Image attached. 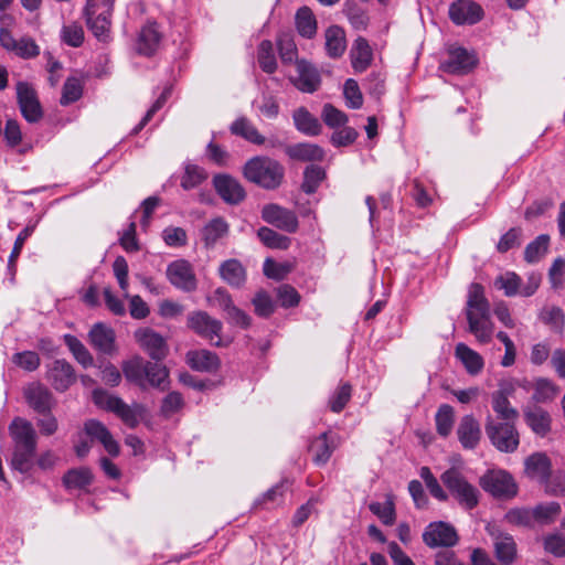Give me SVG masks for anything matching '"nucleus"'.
I'll use <instances>...</instances> for the list:
<instances>
[{
    "label": "nucleus",
    "mask_w": 565,
    "mask_h": 565,
    "mask_svg": "<svg viewBox=\"0 0 565 565\" xmlns=\"http://www.w3.org/2000/svg\"><path fill=\"white\" fill-rule=\"evenodd\" d=\"M482 15V8L470 0H457L449 8V17L456 24H475Z\"/></svg>",
    "instance_id": "nucleus-21"
},
{
    "label": "nucleus",
    "mask_w": 565,
    "mask_h": 565,
    "mask_svg": "<svg viewBox=\"0 0 565 565\" xmlns=\"http://www.w3.org/2000/svg\"><path fill=\"white\" fill-rule=\"evenodd\" d=\"M90 344L99 352L113 355L116 353L115 332L104 323H95L88 333Z\"/></svg>",
    "instance_id": "nucleus-24"
},
{
    "label": "nucleus",
    "mask_w": 565,
    "mask_h": 565,
    "mask_svg": "<svg viewBox=\"0 0 565 565\" xmlns=\"http://www.w3.org/2000/svg\"><path fill=\"white\" fill-rule=\"evenodd\" d=\"M243 173L248 181L266 190H274L282 182L285 170L278 161L257 156L245 163Z\"/></svg>",
    "instance_id": "nucleus-2"
},
{
    "label": "nucleus",
    "mask_w": 565,
    "mask_h": 565,
    "mask_svg": "<svg viewBox=\"0 0 565 565\" xmlns=\"http://www.w3.org/2000/svg\"><path fill=\"white\" fill-rule=\"evenodd\" d=\"M296 26L299 34L311 39L317 33V21L308 7L300 8L296 13Z\"/></svg>",
    "instance_id": "nucleus-41"
},
{
    "label": "nucleus",
    "mask_w": 565,
    "mask_h": 565,
    "mask_svg": "<svg viewBox=\"0 0 565 565\" xmlns=\"http://www.w3.org/2000/svg\"><path fill=\"white\" fill-rule=\"evenodd\" d=\"M188 327L199 335L213 341L214 337L218 340L214 343L221 345L220 332L222 330V322L212 318L205 311H194L188 316Z\"/></svg>",
    "instance_id": "nucleus-15"
},
{
    "label": "nucleus",
    "mask_w": 565,
    "mask_h": 565,
    "mask_svg": "<svg viewBox=\"0 0 565 565\" xmlns=\"http://www.w3.org/2000/svg\"><path fill=\"white\" fill-rule=\"evenodd\" d=\"M228 232V224L223 217L211 220L202 230V238L206 246H213Z\"/></svg>",
    "instance_id": "nucleus-40"
},
{
    "label": "nucleus",
    "mask_w": 565,
    "mask_h": 565,
    "mask_svg": "<svg viewBox=\"0 0 565 565\" xmlns=\"http://www.w3.org/2000/svg\"><path fill=\"white\" fill-rule=\"evenodd\" d=\"M455 355L470 375H478L484 367L483 358L465 343L456 345Z\"/></svg>",
    "instance_id": "nucleus-30"
},
{
    "label": "nucleus",
    "mask_w": 565,
    "mask_h": 565,
    "mask_svg": "<svg viewBox=\"0 0 565 565\" xmlns=\"http://www.w3.org/2000/svg\"><path fill=\"white\" fill-rule=\"evenodd\" d=\"M480 486L497 498H512L516 494V484L512 477L502 470L486 473L480 479Z\"/></svg>",
    "instance_id": "nucleus-9"
},
{
    "label": "nucleus",
    "mask_w": 565,
    "mask_h": 565,
    "mask_svg": "<svg viewBox=\"0 0 565 565\" xmlns=\"http://www.w3.org/2000/svg\"><path fill=\"white\" fill-rule=\"evenodd\" d=\"M214 188L217 194L227 204H239L246 196L242 184L228 174H218L213 179Z\"/></svg>",
    "instance_id": "nucleus-18"
},
{
    "label": "nucleus",
    "mask_w": 565,
    "mask_h": 565,
    "mask_svg": "<svg viewBox=\"0 0 565 565\" xmlns=\"http://www.w3.org/2000/svg\"><path fill=\"white\" fill-rule=\"evenodd\" d=\"M352 387L348 383H342L334 391L329 399V407L333 413H340L351 398Z\"/></svg>",
    "instance_id": "nucleus-52"
},
{
    "label": "nucleus",
    "mask_w": 565,
    "mask_h": 565,
    "mask_svg": "<svg viewBox=\"0 0 565 565\" xmlns=\"http://www.w3.org/2000/svg\"><path fill=\"white\" fill-rule=\"evenodd\" d=\"M221 277L231 286L241 287L246 280V273L237 259L225 260L220 266Z\"/></svg>",
    "instance_id": "nucleus-37"
},
{
    "label": "nucleus",
    "mask_w": 565,
    "mask_h": 565,
    "mask_svg": "<svg viewBox=\"0 0 565 565\" xmlns=\"http://www.w3.org/2000/svg\"><path fill=\"white\" fill-rule=\"evenodd\" d=\"M36 449H22L14 448L13 456L11 460V466L13 469L20 471L21 473H28L31 471L34 465V456Z\"/></svg>",
    "instance_id": "nucleus-47"
},
{
    "label": "nucleus",
    "mask_w": 565,
    "mask_h": 565,
    "mask_svg": "<svg viewBox=\"0 0 565 565\" xmlns=\"http://www.w3.org/2000/svg\"><path fill=\"white\" fill-rule=\"evenodd\" d=\"M94 476L87 467L70 469L63 477L66 489H84L93 482Z\"/></svg>",
    "instance_id": "nucleus-38"
},
{
    "label": "nucleus",
    "mask_w": 565,
    "mask_h": 565,
    "mask_svg": "<svg viewBox=\"0 0 565 565\" xmlns=\"http://www.w3.org/2000/svg\"><path fill=\"white\" fill-rule=\"evenodd\" d=\"M477 60L462 47H452L448 57L440 64V70L449 74H467L476 66Z\"/></svg>",
    "instance_id": "nucleus-19"
},
{
    "label": "nucleus",
    "mask_w": 565,
    "mask_h": 565,
    "mask_svg": "<svg viewBox=\"0 0 565 565\" xmlns=\"http://www.w3.org/2000/svg\"><path fill=\"white\" fill-rule=\"evenodd\" d=\"M257 236L260 242L269 248L287 249L290 245L289 237L266 226H263L257 231Z\"/></svg>",
    "instance_id": "nucleus-46"
},
{
    "label": "nucleus",
    "mask_w": 565,
    "mask_h": 565,
    "mask_svg": "<svg viewBox=\"0 0 565 565\" xmlns=\"http://www.w3.org/2000/svg\"><path fill=\"white\" fill-rule=\"evenodd\" d=\"M233 135L239 136L254 145H263L265 137L259 134L257 128L245 117L237 118L230 127Z\"/></svg>",
    "instance_id": "nucleus-36"
},
{
    "label": "nucleus",
    "mask_w": 565,
    "mask_h": 565,
    "mask_svg": "<svg viewBox=\"0 0 565 565\" xmlns=\"http://www.w3.org/2000/svg\"><path fill=\"white\" fill-rule=\"evenodd\" d=\"M252 302L254 305L255 313L259 317L267 318L275 310V305L271 298L265 291L257 292Z\"/></svg>",
    "instance_id": "nucleus-61"
},
{
    "label": "nucleus",
    "mask_w": 565,
    "mask_h": 565,
    "mask_svg": "<svg viewBox=\"0 0 565 565\" xmlns=\"http://www.w3.org/2000/svg\"><path fill=\"white\" fill-rule=\"evenodd\" d=\"M521 278L514 273H505L499 276L494 285L498 289H502L508 297L514 296L520 289Z\"/></svg>",
    "instance_id": "nucleus-56"
},
{
    "label": "nucleus",
    "mask_w": 565,
    "mask_h": 565,
    "mask_svg": "<svg viewBox=\"0 0 565 565\" xmlns=\"http://www.w3.org/2000/svg\"><path fill=\"white\" fill-rule=\"evenodd\" d=\"M17 99L22 116L29 122H36L42 118L43 111L36 92L29 83L17 84Z\"/></svg>",
    "instance_id": "nucleus-12"
},
{
    "label": "nucleus",
    "mask_w": 565,
    "mask_h": 565,
    "mask_svg": "<svg viewBox=\"0 0 565 565\" xmlns=\"http://www.w3.org/2000/svg\"><path fill=\"white\" fill-rule=\"evenodd\" d=\"M148 362H145L141 356H134L132 359L122 363V373L127 381L132 382L140 387L146 385V371Z\"/></svg>",
    "instance_id": "nucleus-35"
},
{
    "label": "nucleus",
    "mask_w": 565,
    "mask_h": 565,
    "mask_svg": "<svg viewBox=\"0 0 565 565\" xmlns=\"http://www.w3.org/2000/svg\"><path fill=\"white\" fill-rule=\"evenodd\" d=\"M321 116L326 125L331 128L341 127L348 121L347 115L331 104L323 106Z\"/></svg>",
    "instance_id": "nucleus-60"
},
{
    "label": "nucleus",
    "mask_w": 565,
    "mask_h": 565,
    "mask_svg": "<svg viewBox=\"0 0 565 565\" xmlns=\"http://www.w3.org/2000/svg\"><path fill=\"white\" fill-rule=\"evenodd\" d=\"M84 430L92 439L98 440L105 450L113 457L119 455L120 448L107 427L97 419H88L84 424Z\"/></svg>",
    "instance_id": "nucleus-22"
},
{
    "label": "nucleus",
    "mask_w": 565,
    "mask_h": 565,
    "mask_svg": "<svg viewBox=\"0 0 565 565\" xmlns=\"http://www.w3.org/2000/svg\"><path fill=\"white\" fill-rule=\"evenodd\" d=\"M457 436L465 449H475L481 439L479 422L472 415H465L458 424Z\"/></svg>",
    "instance_id": "nucleus-25"
},
{
    "label": "nucleus",
    "mask_w": 565,
    "mask_h": 565,
    "mask_svg": "<svg viewBox=\"0 0 565 565\" xmlns=\"http://www.w3.org/2000/svg\"><path fill=\"white\" fill-rule=\"evenodd\" d=\"M524 420L532 431L541 437L551 431V416L543 408L535 407L524 411Z\"/></svg>",
    "instance_id": "nucleus-32"
},
{
    "label": "nucleus",
    "mask_w": 565,
    "mask_h": 565,
    "mask_svg": "<svg viewBox=\"0 0 565 565\" xmlns=\"http://www.w3.org/2000/svg\"><path fill=\"white\" fill-rule=\"evenodd\" d=\"M335 447V438L329 433L326 431L316 437L309 445L313 462L319 466L327 463Z\"/></svg>",
    "instance_id": "nucleus-28"
},
{
    "label": "nucleus",
    "mask_w": 565,
    "mask_h": 565,
    "mask_svg": "<svg viewBox=\"0 0 565 565\" xmlns=\"http://www.w3.org/2000/svg\"><path fill=\"white\" fill-rule=\"evenodd\" d=\"M135 339L152 360L160 361L168 355L169 348L164 338L152 329H138L135 332Z\"/></svg>",
    "instance_id": "nucleus-14"
},
{
    "label": "nucleus",
    "mask_w": 565,
    "mask_h": 565,
    "mask_svg": "<svg viewBox=\"0 0 565 565\" xmlns=\"http://www.w3.org/2000/svg\"><path fill=\"white\" fill-rule=\"evenodd\" d=\"M26 404L39 414H50L56 405L52 392L40 382L29 383L23 388Z\"/></svg>",
    "instance_id": "nucleus-11"
},
{
    "label": "nucleus",
    "mask_w": 565,
    "mask_h": 565,
    "mask_svg": "<svg viewBox=\"0 0 565 565\" xmlns=\"http://www.w3.org/2000/svg\"><path fill=\"white\" fill-rule=\"evenodd\" d=\"M93 401L97 406L116 414L129 428H136L145 414V407L141 404L128 405L120 397L108 394L102 388L94 390Z\"/></svg>",
    "instance_id": "nucleus-3"
},
{
    "label": "nucleus",
    "mask_w": 565,
    "mask_h": 565,
    "mask_svg": "<svg viewBox=\"0 0 565 565\" xmlns=\"http://www.w3.org/2000/svg\"><path fill=\"white\" fill-rule=\"evenodd\" d=\"M484 429L491 444L502 452H513L520 444V436L515 428V422H498L492 415H488Z\"/></svg>",
    "instance_id": "nucleus-4"
},
{
    "label": "nucleus",
    "mask_w": 565,
    "mask_h": 565,
    "mask_svg": "<svg viewBox=\"0 0 565 565\" xmlns=\"http://www.w3.org/2000/svg\"><path fill=\"white\" fill-rule=\"evenodd\" d=\"M64 342L79 364H82L84 367L93 365L94 359L92 354L76 337L72 334H65Z\"/></svg>",
    "instance_id": "nucleus-43"
},
{
    "label": "nucleus",
    "mask_w": 565,
    "mask_h": 565,
    "mask_svg": "<svg viewBox=\"0 0 565 565\" xmlns=\"http://www.w3.org/2000/svg\"><path fill=\"white\" fill-rule=\"evenodd\" d=\"M169 281L179 289L191 291L196 287V279L191 264L184 259L171 263L167 268Z\"/></svg>",
    "instance_id": "nucleus-16"
},
{
    "label": "nucleus",
    "mask_w": 565,
    "mask_h": 565,
    "mask_svg": "<svg viewBox=\"0 0 565 565\" xmlns=\"http://www.w3.org/2000/svg\"><path fill=\"white\" fill-rule=\"evenodd\" d=\"M257 62L260 68L268 74H273L277 70V60L274 45L269 40H263L257 49Z\"/></svg>",
    "instance_id": "nucleus-42"
},
{
    "label": "nucleus",
    "mask_w": 565,
    "mask_h": 565,
    "mask_svg": "<svg viewBox=\"0 0 565 565\" xmlns=\"http://www.w3.org/2000/svg\"><path fill=\"white\" fill-rule=\"evenodd\" d=\"M162 41V32L156 22L146 23L139 31L136 50L145 56L153 55L160 47Z\"/></svg>",
    "instance_id": "nucleus-20"
},
{
    "label": "nucleus",
    "mask_w": 565,
    "mask_h": 565,
    "mask_svg": "<svg viewBox=\"0 0 565 565\" xmlns=\"http://www.w3.org/2000/svg\"><path fill=\"white\" fill-rule=\"evenodd\" d=\"M12 361L21 369L32 372L40 366V356L33 351L15 353Z\"/></svg>",
    "instance_id": "nucleus-64"
},
{
    "label": "nucleus",
    "mask_w": 565,
    "mask_h": 565,
    "mask_svg": "<svg viewBox=\"0 0 565 565\" xmlns=\"http://www.w3.org/2000/svg\"><path fill=\"white\" fill-rule=\"evenodd\" d=\"M47 381L57 392H65L76 381L73 366L66 360H55L47 370Z\"/></svg>",
    "instance_id": "nucleus-17"
},
{
    "label": "nucleus",
    "mask_w": 565,
    "mask_h": 565,
    "mask_svg": "<svg viewBox=\"0 0 565 565\" xmlns=\"http://www.w3.org/2000/svg\"><path fill=\"white\" fill-rule=\"evenodd\" d=\"M262 218L266 223L287 233H295L299 227L296 213L275 203H269L263 206Z\"/></svg>",
    "instance_id": "nucleus-10"
},
{
    "label": "nucleus",
    "mask_w": 565,
    "mask_h": 565,
    "mask_svg": "<svg viewBox=\"0 0 565 565\" xmlns=\"http://www.w3.org/2000/svg\"><path fill=\"white\" fill-rule=\"evenodd\" d=\"M541 319L544 323L551 326L556 331H562L565 323V315L559 307H546L541 312Z\"/></svg>",
    "instance_id": "nucleus-55"
},
{
    "label": "nucleus",
    "mask_w": 565,
    "mask_h": 565,
    "mask_svg": "<svg viewBox=\"0 0 565 565\" xmlns=\"http://www.w3.org/2000/svg\"><path fill=\"white\" fill-rule=\"evenodd\" d=\"M458 540L455 527L441 521L429 523L423 533V541L430 548L451 547Z\"/></svg>",
    "instance_id": "nucleus-8"
},
{
    "label": "nucleus",
    "mask_w": 565,
    "mask_h": 565,
    "mask_svg": "<svg viewBox=\"0 0 565 565\" xmlns=\"http://www.w3.org/2000/svg\"><path fill=\"white\" fill-rule=\"evenodd\" d=\"M183 405L182 395L179 392H171L163 398L160 411L164 417H170L179 412Z\"/></svg>",
    "instance_id": "nucleus-63"
},
{
    "label": "nucleus",
    "mask_w": 565,
    "mask_h": 565,
    "mask_svg": "<svg viewBox=\"0 0 565 565\" xmlns=\"http://www.w3.org/2000/svg\"><path fill=\"white\" fill-rule=\"evenodd\" d=\"M351 64L355 72H364L372 63L373 52L364 38H358L350 51Z\"/></svg>",
    "instance_id": "nucleus-31"
},
{
    "label": "nucleus",
    "mask_w": 565,
    "mask_h": 565,
    "mask_svg": "<svg viewBox=\"0 0 565 565\" xmlns=\"http://www.w3.org/2000/svg\"><path fill=\"white\" fill-rule=\"evenodd\" d=\"M561 513V505L557 502L539 504L533 509L534 521L540 524L552 523Z\"/></svg>",
    "instance_id": "nucleus-50"
},
{
    "label": "nucleus",
    "mask_w": 565,
    "mask_h": 565,
    "mask_svg": "<svg viewBox=\"0 0 565 565\" xmlns=\"http://www.w3.org/2000/svg\"><path fill=\"white\" fill-rule=\"evenodd\" d=\"M440 479L460 504L467 509H472L478 504V490L457 469L451 468L445 471Z\"/></svg>",
    "instance_id": "nucleus-6"
},
{
    "label": "nucleus",
    "mask_w": 565,
    "mask_h": 565,
    "mask_svg": "<svg viewBox=\"0 0 565 565\" xmlns=\"http://www.w3.org/2000/svg\"><path fill=\"white\" fill-rule=\"evenodd\" d=\"M550 237L542 234L531 242L524 250V258L529 263H535L545 255L548 248Z\"/></svg>",
    "instance_id": "nucleus-49"
},
{
    "label": "nucleus",
    "mask_w": 565,
    "mask_h": 565,
    "mask_svg": "<svg viewBox=\"0 0 565 565\" xmlns=\"http://www.w3.org/2000/svg\"><path fill=\"white\" fill-rule=\"evenodd\" d=\"M370 510L374 513L385 525H392L395 522V509L391 501L385 503L374 502L370 504Z\"/></svg>",
    "instance_id": "nucleus-59"
},
{
    "label": "nucleus",
    "mask_w": 565,
    "mask_h": 565,
    "mask_svg": "<svg viewBox=\"0 0 565 565\" xmlns=\"http://www.w3.org/2000/svg\"><path fill=\"white\" fill-rule=\"evenodd\" d=\"M186 363L200 372H214L220 366L218 356L207 350H195L186 353Z\"/></svg>",
    "instance_id": "nucleus-29"
},
{
    "label": "nucleus",
    "mask_w": 565,
    "mask_h": 565,
    "mask_svg": "<svg viewBox=\"0 0 565 565\" xmlns=\"http://www.w3.org/2000/svg\"><path fill=\"white\" fill-rule=\"evenodd\" d=\"M296 128L309 136H317L321 131L319 120L313 117L306 108H299L294 113Z\"/></svg>",
    "instance_id": "nucleus-39"
},
{
    "label": "nucleus",
    "mask_w": 565,
    "mask_h": 565,
    "mask_svg": "<svg viewBox=\"0 0 565 565\" xmlns=\"http://www.w3.org/2000/svg\"><path fill=\"white\" fill-rule=\"evenodd\" d=\"M556 394H557V388L553 384V382H551L547 379L536 380L535 385H534V393H533V398L536 402H540V403L547 402L550 399H553Z\"/></svg>",
    "instance_id": "nucleus-57"
},
{
    "label": "nucleus",
    "mask_w": 565,
    "mask_h": 565,
    "mask_svg": "<svg viewBox=\"0 0 565 565\" xmlns=\"http://www.w3.org/2000/svg\"><path fill=\"white\" fill-rule=\"evenodd\" d=\"M113 0H87L86 22L93 34L105 41L110 31Z\"/></svg>",
    "instance_id": "nucleus-5"
},
{
    "label": "nucleus",
    "mask_w": 565,
    "mask_h": 565,
    "mask_svg": "<svg viewBox=\"0 0 565 565\" xmlns=\"http://www.w3.org/2000/svg\"><path fill=\"white\" fill-rule=\"evenodd\" d=\"M525 473L529 478L535 479L542 483L550 482L551 460L544 452H534L525 459Z\"/></svg>",
    "instance_id": "nucleus-26"
},
{
    "label": "nucleus",
    "mask_w": 565,
    "mask_h": 565,
    "mask_svg": "<svg viewBox=\"0 0 565 565\" xmlns=\"http://www.w3.org/2000/svg\"><path fill=\"white\" fill-rule=\"evenodd\" d=\"M343 95H344L347 105L350 108L359 109L362 106L363 96H362V93L360 90L358 83L354 79L349 78L345 82L344 88H343Z\"/></svg>",
    "instance_id": "nucleus-58"
},
{
    "label": "nucleus",
    "mask_w": 565,
    "mask_h": 565,
    "mask_svg": "<svg viewBox=\"0 0 565 565\" xmlns=\"http://www.w3.org/2000/svg\"><path fill=\"white\" fill-rule=\"evenodd\" d=\"M515 392V385L511 381L501 382L499 388L491 394V404L498 418L502 422H516L519 412L514 408L509 397Z\"/></svg>",
    "instance_id": "nucleus-7"
},
{
    "label": "nucleus",
    "mask_w": 565,
    "mask_h": 565,
    "mask_svg": "<svg viewBox=\"0 0 565 565\" xmlns=\"http://www.w3.org/2000/svg\"><path fill=\"white\" fill-rule=\"evenodd\" d=\"M207 179L206 171L193 163H186L184 167V173L181 178V186L184 190H191L199 186Z\"/></svg>",
    "instance_id": "nucleus-44"
},
{
    "label": "nucleus",
    "mask_w": 565,
    "mask_h": 565,
    "mask_svg": "<svg viewBox=\"0 0 565 565\" xmlns=\"http://www.w3.org/2000/svg\"><path fill=\"white\" fill-rule=\"evenodd\" d=\"M324 171L322 168L317 166H310L305 170V180L302 182L301 189L311 194L316 192L319 183L324 179Z\"/></svg>",
    "instance_id": "nucleus-54"
},
{
    "label": "nucleus",
    "mask_w": 565,
    "mask_h": 565,
    "mask_svg": "<svg viewBox=\"0 0 565 565\" xmlns=\"http://www.w3.org/2000/svg\"><path fill=\"white\" fill-rule=\"evenodd\" d=\"M298 76L294 79L295 86L305 93H313L320 85L318 71L308 62L297 61Z\"/></svg>",
    "instance_id": "nucleus-27"
},
{
    "label": "nucleus",
    "mask_w": 565,
    "mask_h": 565,
    "mask_svg": "<svg viewBox=\"0 0 565 565\" xmlns=\"http://www.w3.org/2000/svg\"><path fill=\"white\" fill-rule=\"evenodd\" d=\"M504 518L509 523L513 525L531 527L535 524L533 509H511L505 513Z\"/></svg>",
    "instance_id": "nucleus-53"
},
{
    "label": "nucleus",
    "mask_w": 565,
    "mask_h": 565,
    "mask_svg": "<svg viewBox=\"0 0 565 565\" xmlns=\"http://www.w3.org/2000/svg\"><path fill=\"white\" fill-rule=\"evenodd\" d=\"M487 531L493 541L497 559L505 565L512 564L518 555V547L513 536L502 532L494 525H488Z\"/></svg>",
    "instance_id": "nucleus-13"
},
{
    "label": "nucleus",
    "mask_w": 565,
    "mask_h": 565,
    "mask_svg": "<svg viewBox=\"0 0 565 565\" xmlns=\"http://www.w3.org/2000/svg\"><path fill=\"white\" fill-rule=\"evenodd\" d=\"M14 448L36 449V431L32 424L23 418H15L10 425Z\"/></svg>",
    "instance_id": "nucleus-23"
},
{
    "label": "nucleus",
    "mask_w": 565,
    "mask_h": 565,
    "mask_svg": "<svg viewBox=\"0 0 565 565\" xmlns=\"http://www.w3.org/2000/svg\"><path fill=\"white\" fill-rule=\"evenodd\" d=\"M83 86L78 78L71 77L67 78L63 85L62 96H61V105L66 106L72 103H75L82 97Z\"/></svg>",
    "instance_id": "nucleus-51"
},
{
    "label": "nucleus",
    "mask_w": 565,
    "mask_h": 565,
    "mask_svg": "<svg viewBox=\"0 0 565 565\" xmlns=\"http://www.w3.org/2000/svg\"><path fill=\"white\" fill-rule=\"evenodd\" d=\"M466 318L469 332L479 343L487 344L492 340L494 324L491 320L490 303L480 284L473 282L469 287Z\"/></svg>",
    "instance_id": "nucleus-1"
},
{
    "label": "nucleus",
    "mask_w": 565,
    "mask_h": 565,
    "mask_svg": "<svg viewBox=\"0 0 565 565\" xmlns=\"http://www.w3.org/2000/svg\"><path fill=\"white\" fill-rule=\"evenodd\" d=\"M435 420L437 433L443 437L449 436L455 423L454 408L448 404L440 405L436 413Z\"/></svg>",
    "instance_id": "nucleus-45"
},
{
    "label": "nucleus",
    "mask_w": 565,
    "mask_h": 565,
    "mask_svg": "<svg viewBox=\"0 0 565 565\" xmlns=\"http://www.w3.org/2000/svg\"><path fill=\"white\" fill-rule=\"evenodd\" d=\"M286 153L295 160L299 161H322L324 151L318 145L313 143H297L287 147Z\"/></svg>",
    "instance_id": "nucleus-34"
},
{
    "label": "nucleus",
    "mask_w": 565,
    "mask_h": 565,
    "mask_svg": "<svg viewBox=\"0 0 565 565\" xmlns=\"http://www.w3.org/2000/svg\"><path fill=\"white\" fill-rule=\"evenodd\" d=\"M279 56L282 63L290 64L297 63V46L292 39L288 36H281L278 39Z\"/></svg>",
    "instance_id": "nucleus-62"
},
{
    "label": "nucleus",
    "mask_w": 565,
    "mask_h": 565,
    "mask_svg": "<svg viewBox=\"0 0 565 565\" xmlns=\"http://www.w3.org/2000/svg\"><path fill=\"white\" fill-rule=\"evenodd\" d=\"M146 371V383L151 385L152 387L164 390V384L169 379V371L166 366L148 362V366Z\"/></svg>",
    "instance_id": "nucleus-48"
},
{
    "label": "nucleus",
    "mask_w": 565,
    "mask_h": 565,
    "mask_svg": "<svg viewBox=\"0 0 565 565\" xmlns=\"http://www.w3.org/2000/svg\"><path fill=\"white\" fill-rule=\"evenodd\" d=\"M326 50L330 57H340L347 49L344 30L338 25H331L326 30Z\"/></svg>",
    "instance_id": "nucleus-33"
}]
</instances>
